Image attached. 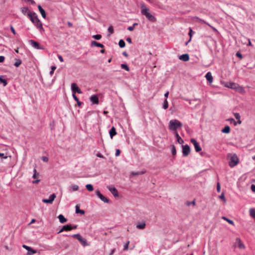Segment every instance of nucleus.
<instances>
[{
  "label": "nucleus",
  "mask_w": 255,
  "mask_h": 255,
  "mask_svg": "<svg viewBox=\"0 0 255 255\" xmlns=\"http://www.w3.org/2000/svg\"><path fill=\"white\" fill-rule=\"evenodd\" d=\"M236 56L238 57H239L240 58H242V55L241 54V53L238 52L237 53H236Z\"/></svg>",
  "instance_id": "57"
},
{
  "label": "nucleus",
  "mask_w": 255,
  "mask_h": 255,
  "mask_svg": "<svg viewBox=\"0 0 255 255\" xmlns=\"http://www.w3.org/2000/svg\"><path fill=\"white\" fill-rule=\"evenodd\" d=\"M236 243L238 244V247L241 249H244L245 248V246L244 244L242 242L241 240L238 238L236 240Z\"/></svg>",
  "instance_id": "17"
},
{
  "label": "nucleus",
  "mask_w": 255,
  "mask_h": 255,
  "mask_svg": "<svg viewBox=\"0 0 255 255\" xmlns=\"http://www.w3.org/2000/svg\"><path fill=\"white\" fill-rule=\"evenodd\" d=\"M191 142L194 145L196 152H199L202 150L199 143L194 138L191 139Z\"/></svg>",
  "instance_id": "9"
},
{
  "label": "nucleus",
  "mask_w": 255,
  "mask_h": 255,
  "mask_svg": "<svg viewBox=\"0 0 255 255\" xmlns=\"http://www.w3.org/2000/svg\"><path fill=\"white\" fill-rule=\"evenodd\" d=\"M37 7H38V10H39V12H40L42 17H43L44 18H46V12H45V11L44 10V9L41 7V6L40 5H38Z\"/></svg>",
  "instance_id": "20"
},
{
  "label": "nucleus",
  "mask_w": 255,
  "mask_h": 255,
  "mask_svg": "<svg viewBox=\"0 0 255 255\" xmlns=\"http://www.w3.org/2000/svg\"><path fill=\"white\" fill-rule=\"evenodd\" d=\"M237 91H238L240 93H244L245 90L243 87L240 86L239 85L237 87V89H236Z\"/></svg>",
  "instance_id": "40"
},
{
  "label": "nucleus",
  "mask_w": 255,
  "mask_h": 255,
  "mask_svg": "<svg viewBox=\"0 0 255 255\" xmlns=\"http://www.w3.org/2000/svg\"><path fill=\"white\" fill-rule=\"evenodd\" d=\"M175 136L176 137L177 141L179 144H183L184 143L183 139L180 136L177 131L175 132Z\"/></svg>",
  "instance_id": "21"
},
{
  "label": "nucleus",
  "mask_w": 255,
  "mask_h": 255,
  "mask_svg": "<svg viewBox=\"0 0 255 255\" xmlns=\"http://www.w3.org/2000/svg\"><path fill=\"white\" fill-rule=\"evenodd\" d=\"M134 27L133 26H128V29L129 30V31H133V29H134Z\"/></svg>",
  "instance_id": "58"
},
{
  "label": "nucleus",
  "mask_w": 255,
  "mask_h": 255,
  "mask_svg": "<svg viewBox=\"0 0 255 255\" xmlns=\"http://www.w3.org/2000/svg\"><path fill=\"white\" fill-rule=\"evenodd\" d=\"M217 190L218 192H220V185L219 182L217 183Z\"/></svg>",
  "instance_id": "53"
},
{
  "label": "nucleus",
  "mask_w": 255,
  "mask_h": 255,
  "mask_svg": "<svg viewBox=\"0 0 255 255\" xmlns=\"http://www.w3.org/2000/svg\"><path fill=\"white\" fill-rule=\"evenodd\" d=\"M97 47H99L103 48L104 47V45L101 44V43H100L97 42Z\"/></svg>",
  "instance_id": "55"
},
{
  "label": "nucleus",
  "mask_w": 255,
  "mask_h": 255,
  "mask_svg": "<svg viewBox=\"0 0 255 255\" xmlns=\"http://www.w3.org/2000/svg\"><path fill=\"white\" fill-rule=\"evenodd\" d=\"M5 57L3 56H0V63H2L4 61Z\"/></svg>",
  "instance_id": "51"
},
{
  "label": "nucleus",
  "mask_w": 255,
  "mask_h": 255,
  "mask_svg": "<svg viewBox=\"0 0 255 255\" xmlns=\"http://www.w3.org/2000/svg\"><path fill=\"white\" fill-rule=\"evenodd\" d=\"M22 247L28 251V254L29 255H32V254H34L36 253V251H34L33 249H32L30 247H28L25 245H23L22 246Z\"/></svg>",
  "instance_id": "14"
},
{
  "label": "nucleus",
  "mask_w": 255,
  "mask_h": 255,
  "mask_svg": "<svg viewBox=\"0 0 255 255\" xmlns=\"http://www.w3.org/2000/svg\"><path fill=\"white\" fill-rule=\"evenodd\" d=\"M145 173V171H142L139 172H131L130 173V175L132 176H135V175H142Z\"/></svg>",
  "instance_id": "24"
},
{
  "label": "nucleus",
  "mask_w": 255,
  "mask_h": 255,
  "mask_svg": "<svg viewBox=\"0 0 255 255\" xmlns=\"http://www.w3.org/2000/svg\"><path fill=\"white\" fill-rule=\"evenodd\" d=\"M86 187L87 189L89 191H92L93 190V186L91 184H89L86 185Z\"/></svg>",
  "instance_id": "37"
},
{
  "label": "nucleus",
  "mask_w": 255,
  "mask_h": 255,
  "mask_svg": "<svg viewBox=\"0 0 255 255\" xmlns=\"http://www.w3.org/2000/svg\"><path fill=\"white\" fill-rule=\"evenodd\" d=\"M182 124L177 120H170L169 123L168 128L170 130L176 131V129L182 127Z\"/></svg>",
  "instance_id": "3"
},
{
  "label": "nucleus",
  "mask_w": 255,
  "mask_h": 255,
  "mask_svg": "<svg viewBox=\"0 0 255 255\" xmlns=\"http://www.w3.org/2000/svg\"><path fill=\"white\" fill-rule=\"evenodd\" d=\"M222 219L225 221H226L227 222H228L231 225H234V223L233 222V221L230 220V219H228L227 218H226V217H222Z\"/></svg>",
  "instance_id": "32"
},
{
  "label": "nucleus",
  "mask_w": 255,
  "mask_h": 255,
  "mask_svg": "<svg viewBox=\"0 0 255 255\" xmlns=\"http://www.w3.org/2000/svg\"><path fill=\"white\" fill-rule=\"evenodd\" d=\"M119 45L121 48H123L125 46V42L123 40L121 39L119 42Z\"/></svg>",
  "instance_id": "36"
},
{
  "label": "nucleus",
  "mask_w": 255,
  "mask_h": 255,
  "mask_svg": "<svg viewBox=\"0 0 255 255\" xmlns=\"http://www.w3.org/2000/svg\"><path fill=\"white\" fill-rule=\"evenodd\" d=\"M146 224L144 221L139 222L137 224L136 227L138 229H144L145 228Z\"/></svg>",
  "instance_id": "15"
},
{
  "label": "nucleus",
  "mask_w": 255,
  "mask_h": 255,
  "mask_svg": "<svg viewBox=\"0 0 255 255\" xmlns=\"http://www.w3.org/2000/svg\"><path fill=\"white\" fill-rule=\"evenodd\" d=\"M121 68L122 69H124L125 70H126L127 71H129V68L128 67V66L127 64H121Z\"/></svg>",
  "instance_id": "33"
},
{
  "label": "nucleus",
  "mask_w": 255,
  "mask_h": 255,
  "mask_svg": "<svg viewBox=\"0 0 255 255\" xmlns=\"http://www.w3.org/2000/svg\"><path fill=\"white\" fill-rule=\"evenodd\" d=\"M58 58L59 60L60 61V62H62L64 61L63 58L61 55H58Z\"/></svg>",
  "instance_id": "54"
},
{
  "label": "nucleus",
  "mask_w": 255,
  "mask_h": 255,
  "mask_svg": "<svg viewBox=\"0 0 255 255\" xmlns=\"http://www.w3.org/2000/svg\"><path fill=\"white\" fill-rule=\"evenodd\" d=\"M56 67L55 66H52L51 67V70L50 72V75H52L54 70L56 69Z\"/></svg>",
  "instance_id": "45"
},
{
  "label": "nucleus",
  "mask_w": 255,
  "mask_h": 255,
  "mask_svg": "<svg viewBox=\"0 0 255 255\" xmlns=\"http://www.w3.org/2000/svg\"><path fill=\"white\" fill-rule=\"evenodd\" d=\"M238 86V84H237L235 83H230L229 87L234 89H237Z\"/></svg>",
  "instance_id": "31"
},
{
  "label": "nucleus",
  "mask_w": 255,
  "mask_h": 255,
  "mask_svg": "<svg viewBox=\"0 0 255 255\" xmlns=\"http://www.w3.org/2000/svg\"><path fill=\"white\" fill-rule=\"evenodd\" d=\"M194 19H195L196 21L202 23H205L209 26L210 27L214 28L211 25H210L208 23L206 22L204 20L202 19L197 16L194 17Z\"/></svg>",
  "instance_id": "18"
},
{
  "label": "nucleus",
  "mask_w": 255,
  "mask_h": 255,
  "mask_svg": "<svg viewBox=\"0 0 255 255\" xmlns=\"http://www.w3.org/2000/svg\"><path fill=\"white\" fill-rule=\"evenodd\" d=\"M72 96L73 97V99L77 102V105L78 106H81L83 103L82 102H81L80 101H79L78 98L76 96V95L75 94H73Z\"/></svg>",
  "instance_id": "25"
},
{
  "label": "nucleus",
  "mask_w": 255,
  "mask_h": 255,
  "mask_svg": "<svg viewBox=\"0 0 255 255\" xmlns=\"http://www.w3.org/2000/svg\"><path fill=\"white\" fill-rule=\"evenodd\" d=\"M97 195L101 199L102 201H103L105 203H109V200L103 195L99 191H97Z\"/></svg>",
  "instance_id": "13"
},
{
  "label": "nucleus",
  "mask_w": 255,
  "mask_h": 255,
  "mask_svg": "<svg viewBox=\"0 0 255 255\" xmlns=\"http://www.w3.org/2000/svg\"><path fill=\"white\" fill-rule=\"evenodd\" d=\"M250 216L255 219V210L254 208L250 209Z\"/></svg>",
  "instance_id": "28"
},
{
  "label": "nucleus",
  "mask_w": 255,
  "mask_h": 255,
  "mask_svg": "<svg viewBox=\"0 0 255 255\" xmlns=\"http://www.w3.org/2000/svg\"><path fill=\"white\" fill-rule=\"evenodd\" d=\"M27 16L31 21L34 24L36 27L39 30H43V24L40 19L38 18L36 13L34 12L29 11Z\"/></svg>",
  "instance_id": "1"
},
{
  "label": "nucleus",
  "mask_w": 255,
  "mask_h": 255,
  "mask_svg": "<svg viewBox=\"0 0 255 255\" xmlns=\"http://www.w3.org/2000/svg\"><path fill=\"white\" fill-rule=\"evenodd\" d=\"M141 8V13L142 15L145 16L151 22L156 21V18L149 12V9L148 8L146 7L144 5H142Z\"/></svg>",
  "instance_id": "2"
},
{
  "label": "nucleus",
  "mask_w": 255,
  "mask_h": 255,
  "mask_svg": "<svg viewBox=\"0 0 255 255\" xmlns=\"http://www.w3.org/2000/svg\"><path fill=\"white\" fill-rule=\"evenodd\" d=\"M108 31L110 33V34H112L114 33V28L113 26H110L109 27Z\"/></svg>",
  "instance_id": "42"
},
{
  "label": "nucleus",
  "mask_w": 255,
  "mask_h": 255,
  "mask_svg": "<svg viewBox=\"0 0 255 255\" xmlns=\"http://www.w3.org/2000/svg\"><path fill=\"white\" fill-rule=\"evenodd\" d=\"M128 43H131L132 42L131 39L130 37H128L126 39Z\"/></svg>",
  "instance_id": "60"
},
{
  "label": "nucleus",
  "mask_w": 255,
  "mask_h": 255,
  "mask_svg": "<svg viewBox=\"0 0 255 255\" xmlns=\"http://www.w3.org/2000/svg\"><path fill=\"white\" fill-rule=\"evenodd\" d=\"M220 198L222 199L224 202H226V199H225V196H224V194L223 193H222L220 196H219Z\"/></svg>",
  "instance_id": "47"
},
{
  "label": "nucleus",
  "mask_w": 255,
  "mask_h": 255,
  "mask_svg": "<svg viewBox=\"0 0 255 255\" xmlns=\"http://www.w3.org/2000/svg\"><path fill=\"white\" fill-rule=\"evenodd\" d=\"M10 30L11 31V32H12L13 34H16V32L13 28V27L12 26H10Z\"/></svg>",
  "instance_id": "52"
},
{
  "label": "nucleus",
  "mask_w": 255,
  "mask_h": 255,
  "mask_svg": "<svg viewBox=\"0 0 255 255\" xmlns=\"http://www.w3.org/2000/svg\"><path fill=\"white\" fill-rule=\"evenodd\" d=\"M230 131V128L228 126H226L222 130V132L225 133H228Z\"/></svg>",
  "instance_id": "26"
},
{
  "label": "nucleus",
  "mask_w": 255,
  "mask_h": 255,
  "mask_svg": "<svg viewBox=\"0 0 255 255\" xmlns=\"http://www.w3.org/2000/svg\"><path fill=\"white\" fill-rule=\"evenodd\" d=\"M71 90L73 94H75L76 93H78V94H82V92L81 89L77 86L76 83H73L71 84Z\"/></svg>",
  "instance_id": "6"
},
{
  "label": "nucleus",
  "mask_w": 255,
  "mask_h": 255,
  "mask_svg": "<svg viewBox=\"0 0 255 255\" xmlns=\"http://www.w3.org/2000/svg\"><path fill=\"white\" fill-rule=\"evenodd\" d=\"M251 190L253 192H255V185H251Z\"/></svg>",
  "instance_id": "56"
},
{
  "label": "nucleus",
  "mask_w": 255,
  "mask_h": 255,
  "mask_svg": "<svg viewBox=\"0 0 255 255\" xmlns=\"http://www.w3.org/2000/svg\"><path fill=\"white\" fill-rule=\"evenodd\" d=\"M205 77H206L207 80L208 81H209V82L210 83H211L213 82V77H212V75L211 72H208L206 74Z\"/></svg>",
  "instance_id": "19"
},
{
  "label": "nucleus",
  "mask_w": 255,
  "mask_h": 255,
  "mask_svg": "<svg viewBox=\"0 0 255 255\" xmlns=\"http://www.w3.org/2000/svg\"><path fill=\"white\" fill-rule=\"evenodd\" d=\"M38 175H39V173H37V174H33L32 177L34 179H36L37 178Z\"/></svg>",
  "instance_id": "63"
},
{
  "label": "nucleus",
  "mask_w": 255,
  "mask_h": 255,
  "mask_svg": "<svg viewBox=\"0 0 255 255\" xmlns=\"http://www.w3.org/2000/svg\"><path fill=\"white\" fill-rule=\"evenodd\" d=\"M230 155H231V157L229 164L231 167H234L238 164L239 162V158L236 154L233 155L230 154L228 156L229 157Z\"/></svg>",
  "instance_id": "4"
},
{
  "label": "nucleus",
  "mask_w": 255,
  "mask_h": 255,
  "mask_svg": "<svg viewBox=\"0 0 255 255\" xmlns=\"http://www.w3.org/2000/svg\"><path fill=\"white\" fill-rule=\"evenodd\" d=\"M40 181V180L37 179L32 181L33 184H37Z\"/></svg>",
  "instance_id": "61"
},
{
  "label": "nucleus",
  "mask_w": 255,
  "mask_h": 255,
  "mask_svg": "<svg viewBox=\"0 0 255 255\" xmlns=\"http://www.w3.org/2000/svg\"><path fill=\"white\" fill-rule=\"evenodd\" d=\"M76 228H77V226H72L71 225H65V226H63L62 229L59 231L58 233H59L62 232L64 231H71L73 229H75Z\"/></svg>",
  "instance_id": "8"
},
{
  "label": "nucleus",
  "mask_w": 255,
  "mask_h": 255,
  "mask_svg": "<svg viewBox=\"0 0 255 255\" xmlns=\"http://www.w3.org/2000/svg\"><path fill=\"white\" fill-rule=\"evenodd\" d=\"M90 100L92 102L93 104H96V94L92 95L90 97Z\"/></svg>",
  "instance_id": "38"
},
{
  "label": "nucleus",
  "mask_w": 255,
  "mask_h": 255,
  "mask_svg": "<svg viewBox=\"0 0 255 255\" xmlns=\"http://www.w3.org/2000/svg\"><path fill=\"white\" fill-rule=\"evenodd\" d=\"M72 237L76 238L84 247L88 245L86 240L83 238L79 234H74L72 235Z\"/></svg>",
  "instance_id": "5"
},
{
  "label": "nucleus",
  "mask_w": 255,
  "mask_h": 255,
  "mask_svg": "<svg viewBox=\"0 0 255 255\" xmlns=\"http://www.w3.org/2000/svg\"><path fill=\"white\" fill-rule=\"evenodd\" d=\"M41 159L44 162H48V158L46 156H43L42 157Z\"/></svg>",
  "instance_id": "48"
},
{
  "label": "nucleus",
  "mask_w": 255,
  "mask_h": 255,
  "mask_svg": "<svg viewBox=\"0 0 255 255\" xmlns=\"http://www.w3.org/2000/svg\"><path fill=\"white\" fill-rule=\"evenodd\" d=\"M58 218L59 219L60 222L61 223H64L67 221V219L64 217V216L63 215H59Z\"/></svg>",
  "instance_id": "23"
},
{
  "label": "nucleus",
  "mask_w": 255,
  "mask_h": 255,
  "mask_svg": "<svg viewBox=\"0 0 255 255\" xmlns=\"http://www.w3.org/2000/svg\"><path fill=\"white\" fill-rule=\"evenodd\" d=\"M171 152L173 155H175L176 153V148L174 145L171 146Z\"/></svg>",
  "instance_id": "41"
},
{
  "label": "nucleus",
  "mask_w": 255,
  "mask_h": 255,
  "mask_svg": "<svg viewBox=\"0 0 255 255\" xmlns=\"http://www.w3.org/2000/svg\"><path fill=\"white\" fill-rule=\"evenodd\" d=\"M110 135L111 138L117 134V131L115 127H113L110 130Z\"/></svg>",
  "instance_id": "22"
},
{
  "label": "nucleus",
  "mask_w": 255,
  "mask_h": 255,
  "mask_svg": "<svg viewBox=\"0 0 255 255\" xmlns=\"http://www.w3.org/2000/svg\"><path fill=\"white\" fill-rule=\"evenodd\" d=\"M129 242L128 241L126 244H125L124 246V250L127 251L128 250V245H129Z\"/></svg>",
  "instance_id": "43"
},
{
  "label": "nucleus",
  "mask_w": 255,
  "mask_h": 255,
  "mask_svg": "<svg viewBox=\"0 0 255 255\" xmlns=\"http://www.w3.org/2000/svg\"><path fill=\"white\" fill-rule=\"evenodd\" d=\"M0 157H1L4 159H6L7 157V156H4V154L2 153H0Z\"/></svg>",
  "instance_id": "59"
},
{
  "label": "nucleus",
  "mask_w": 255,
  "mask_h": 255,
  "mask_svg": "<svg viewBox=\"0 0 255 255\" xmlns=\"http://www.w3.org/2000/svg\"><path fill=\"white\" fill-rule=\"evenodd\" d=\"M55 197L56 195L54 193H53L49 196V199H42V202L45 203L52 204L53 201L54 200Z\"/></svg>",
  "instance_id": "11"
},
{
  "label": "nucleus",
  "mask_w": 255,
  "mask_h": 255,
  "mask_svg": "<svg viewBox=\"0 0 255 255\" xmlns=\"http://www.w3.org/2000/svg\"><path fill=\"white\" fill-rule=\"evenodd\" d=\"M102 37V36L100 34H97V40H100Z\"/></svg>",
  "instance_id": "62"
},
{
  "label": "nucleus",
  "mask_w": 255,
  "mask_h": 255,
  "mask_svg": "<svg viewBox=\"0 0 255 255\" xmlns=\"http://www.w3.org/2000/svg\"><path fill=\"white\" fill-rule=\"evenodd\" d=\"M191 204H192L193 206H195V200H193V201H192L191 202H187V203H186V205H187V206H190Z\"/></svg>",
  "instance_id": "46"
},
{
  "label": "nucleus",
  "mask_w": 255,
  "mask_h": 255,
  "mask_svg": "<svg viewBox=\"0 0 255 255\" xmlns=\"http://www.w3.org/2000/svg\"><path fill=\"white\" fill-rule=\"evenodd\" d=\"M168 95H169V92L168 91H167L165 94H164V97L167 98L168 96Z\"/></svg>",
  "instance_id": "64"
},
{
  "label": "nucleus",
  "mask_w": 255,
  "mask_h": 255,
  "mask_svg": "<svg viewBox=\"0 0 255 255\" xmlns=\"http://www.w3.org/2000/svg\"><path fill=\"white\" fill-rule=\"evenodd\" d=\"M76 213H80L81 214H84L85 212L84 210H80L79 209V206L78 205L76 206Z\"/></svg>",
  "instance_id": "27"
},
{
  "label": "nucleus",
  "mask_w": 255,
  "mask_h": 255,
  "mask_svg": "<svg viewBox=\"0 0 255 255\" xmlns=\"http://www.w3.org/2000/svg\"><path fill=\"white\" fill-rule=\"evenodd\" d=\"M179 59L183 61H187L189 60V56L188 54H184L180 56Z\"/></svg>",
  "instance_id": "16"
},
{
  "label": "nucleus",
  "mask_w": 255,
  "mask_h": 255,
  "mask_svg": "<svg viewBox=\"0 0 255 255\" xmlns=\"http://www.w3.org/2000/svg\"><path fill=\"white\" fill-rule=\"evenodd\" d=\"M193 31H192V29H191V28H189V32L188 33V34L190 36V39H189V41H190L191 39V37H192V33Z\"/></svg>",
  "instance_id": "49"
},
{
  "label": "nucleus",
  "mask_w": 255,
  "mask_h": 255,
  "mask_svg": "<svg viewBox=\"0 0 255 255\" xmlns=\"http://www.w3.org/2000/svg\"><path fill=\"white\" fill-rule=\"evenodd\" d=\"M29 43L31 44V45L37 49H44L43 47H41L39 43L33 40H30L29 41Z\"/></svg>",
  "instance_id": "10"
},
{
  "label": "nucleus",
  "mask_w": 255,
  "mask_h": 255,
  "mask_svg": "<svg viewBox=\"0 0 255 255\" xmlns=\"http://www.w3.org/2000/svg\"><path fill=\"white\" fill-rule=\"evenodd\" d=\"M0 82L3 83L4 86H5L7 84V81L5 79H3L2 76H0Z\"/></svg>",
  "instance_id": "34"
},
{
  "label": "nucleus",
  "mask_w": 255,
  "mask_h": 255,
  "mask_svg": "<svg viewBox=\"0 0 255 255\" xmlns=\"http://www.w3.org/2000/svg\"><path fill=\"white\" fill-rule=\"evenodd\" d=\"M121 151L120 149H117L116 151L115 155L116 156H118L120 154Z\"/></svg>",
  "instance_id": "50"
},
{
  "label": "nucleus",
  "mask_w": 255,
  "mask_h": 255,
  "mask_svg": "<svg viewBox=\"0 0 255 255\" xmlns=\"http://www.w3.org/2000/svg\"><path fill=\"white\" fill-rule=\"evenodd\" d=\"M234 116L236 119H237V120L240 119L241 116H240V115L239 113H234Z\"/></svg>",
  "instance_id": "44"
},
{
  "label": "nucleus",
  "mask_w": 255,
  "mask_h": 255,
  "mask_svg": "<svg viewBox=\"0 0 255 255\" xmlns=\"http://www.w3.org/2000/svg\"><path fill=\"white\" fill-rule=\"evenodd\" d=\"M70 188L72 191H77L79 189V186L75 184L71 185Z\"/></svg>",
  "instance_id": "30"
},
{
  "label": "nucleus",
  "mask_w": 255,
  "mask_h": 255,
  "mask_svg": "<svg viewBox=\"0 0 255 255\" xmlns=\"http://www.w3.org/2000/svg\"><path fill=\"white\" fill-rule=\"evenodd\" d=\"M190 152V146L186 144L182 146V154L183 156H188Z\"/></svg>",
  "instance_id": "7"
},
{
  "label": "nucleus",
  "mask_w": 255,
  "mask_h": 255,
  "mask_svg": "<svg viewBox=\"0 0 255 255\" xmlns=\"http://www.w3.org/2000/svg\"><path fill=\"white\" fill-rule=\"evenodd\" d=\"M21 64V61L20 59H16V61L15 62L14 65L18 67Z\"/></svg>",
  "instance_id": "39"
},
{
  "label": "nucleus",
  "mask_w": 255,
  "mask_h": 255,
  "mask_svg": "<svg viewBox=\"0 0 255 255\" xmlns=\"http://www.w3.org/2000/svg\"><path fill=\"white\" fill-rule=\"evenodd\" d=\"M21 11L22 12V13L23 14H24V15L26 14V13L27 12H29L30 11L28 9V8L27 7H22L21 8Z\"/></svg>",
  "instance_id": "29"
},
{
  "label": "nucleus",
  "mask_w": 255,
  "mask_h": 255,
  "mask_svg": "<svg viewBox=\"0 0 255 255\" xmlns=\"http://www.w3.org/2000/svg\"><path fill=\"white\" fill-rule=\"evenodd\" d=\"M108 188L115 197H119L118 191L115 187L109 186Z\"/></svg>",
  "instance_id": "12"
},
{
  "label": "nucleus",
  "mask_w": 255,
  "mask_h": 255,
  "mask_svg": "<svg viewBox=\"0 0 255 255\" xmlns=\"http://www.w3.org/2000/svg\"><path fill=\"white\" fill-rule=\"evenodd\" d=\"M168 103L167 99H166L164 101V102L163 104V108L164 109H167L168 108Z\"/></svg>",
  "instance_id": "35"
}]
</instances>
